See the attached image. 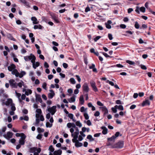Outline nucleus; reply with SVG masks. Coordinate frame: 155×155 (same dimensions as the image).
<instances>
[{
  "mask_svg": "<svg viewBox=\"0 0 155 155\" xmlns=\"http://www.w3.org/2000/svg\"><path fill=\"white\" fill-rule=\"evenodd\" d=\"M108 37L110 40H112L113 39L112 35L111 34H108Z\"/></svg>",
  "mask_w": 155,
  "mask_h": 155,
  "instance_id": "56",
  "label": "nucleus"
},
{
  "mask_svg": "<svg viewBox=\"0 0 155 155\" xmlns=\"http://www.w3.org/2000/svg\"><path fill=\"white\" fill-rule=\"evenodd\" d=\"M150 102L148 100H146L142 103V106L143 107L146 105L149 106L150 105Z\"/></svg>",
  "mask_w": 155,
  "mask_h": 155,
  "instance_id": "9",
  "label": "nucleus"
},
{
  "mask_svg": "<svg viewBox=\"0 0 155 155\" xmlns=\"http://www.w3.org/2000/svg\"><path fill=\"white\" fill-rule=\"evenodd\" d=\"M40 63L38 62H36L34 65H33V67L34 69H36L37 67L39 66Z\"/></svg>",
  "mask_w": 155,
  "mask_h": 155,
  "instance_id": "30",
  "label": "nucleus"
},
{
  "mask_svg": "<svg viewBox=\"0 0 155 155\" xmlns=\"http://www.w3.org/2000/svg\"><path fill=\"white\" fill-rule=\"evenodd\" d=\"M83 91L86 93H87L89 91V88L87 83H84L82 86Z\"/></svg>",
  "mask_w": 155,
  "mask_h": 155,
  "instance_id": "4",
  "label": "nucleus"
},
{
  "mask_svg": "<svg viewBox=\"0 0 155 155\" xmlns=\"http://www.w3.org/2000/svg\"><path fill=\"white\" fill-rule=\"evenodd\" d=\"M31 20L33 21V23L34 24H37L39 23V21L37 20V18L35 17H32Z\"/></svg>",
  "mask_w": 155,
  "mask_h": 155,
  "instance_id": "13",
  "label": "nucleus"
},
{
  "mask_svg": "<svg viewBox=\"0 0 155 155\" xmlns=\"http://www.w3.org/2000/svg\"><path fill=\"white\" fill-rule=\"evenodd\" d=\"M100 114V112L98 111H97L94 114V115L96 117H98L99 116Z\"/></svg>",
  "mask_w": 155,
  "mask_h": 155,
  "instance_id": "60",
  "label": "nucleus"
},
{
  "mask_svg": "<svg viewBox=\"0 0 155 155\" xmlns=\"http://www.w3.org/2000/svg\"><path fill=\"white\" fill-rule=\"evenodd\" d=\"M11 109L12 111H15L16 110V108L15 106V104H11Z\"/></svg>",
  "mask_w": 155,
  "mask_h": 155,
  "instance_id": "37",
  "label": "nucleus"
},
{
  "mask_svg": "<svg viewBox=\"0 0 155 155\" xmlns=\"http://www.w3.org/2000/svg\"><path fill=\"white\" fill-rule=\"evenodd\" d=\"M44 67L45 68H48L49 67V65L46 62H45L44 64Z\"/></svg>",
  "mask_w": 155,
  "mask_h": 155,
  "instance_id": "58",
  "label": "nucleus"
},
{
  "mask_svg": "<svg viewBox=\"0 0 155 155\" xmlns=\"http://www.w3.org/2000/svg\"><path fill=\"white\" fill-rule=\"evenodd\" d=\"M114 67H116L118 68H123L124 67V66L120 64H118L116 65H114Z\"/></svg>",
  "mask_w": 155,
  "mask_h": 155,
  "instance_id": "52",
  "label": "nucleus"
},
{
  "mask_svg": "<svg viewBox=\"0 0 155 155\" xmlns=\"http://www.w3.org/2000/svg\"><path fill=\"white\" fill-rule=\"evenodd\" d=\"M54 95H55L54 93H49L48 94V97L49 98L51 99L54 96Z\"/></svg>",
  "mask_w": 155,
  "mask_h": 155,
  "instance_id": "34",
  "label": "nucleus"
},
{
  "mask_svg": "<svg viewBox=\"0 0 155 155\" xmlns=\"http://www.w3.org/2000/svg\"><path fill=\"white\" fill-rule=\"evenodd\" d=\"M12 101L11 99L8 98L7 99V101H6L5 104L6 106H9L10 104H11L12 103Z\"/></svg>",
  "mask_w": 155,
  "mask_h": 155,
  "instance_id": "16",
  "label": "nucleus"
},
{
  "mask_svg": "<svg viewBox=\"0 0 155 155\" xmlns=\"http://www.w3.org/2000/svg\"><path fill=\"white\" fill-rule=\"evenodd\" d=\"M37 130L39 133L43 132L44 131V130L43 129L41 128L40 127H38L37 128Z\"/></svg>",
  "mask_w": 155,
  "mask_h": 155,
  "instance_id": "41",
  "label": "nucleus"
},
{
  "mask_svg": "<svg viewBox=\"0 0 155 155\" xmlns=\"http://www.w3.org/2000/svg\"><path fill=\"white\" fill-rule=\"evenodd\" d=\"M48 150L51 152H52L54 151V149L52 145H50L49 147Z\"/></svg>",
  "mask_w": 155,
  "mask_h": 155,
  "instance_id": "36",
  "label": "nucleus"
},
{
  "mask_svg": "<svg viewBox=\"0 0 155 155\" xmlns=\"http://www.w3.org/2000/svg\"><path fill=\"white\" fill-rule=\"evenodd\" d=\"M31 55H31V54L30 56H25L24 57V59L26 61H28L31 60V59L32 58Z\"/></svg>",
  "mask_w": 155,
  "mask_h": 155,
  "instance_id": "20",
  "label": "nucleus"
},
{
  "mask_svg": "<svg viewBox=\"0 0 155 155\" xmlns=\"http://www.w3.org/2000/svg\"><path fill=\"white\" fill-rule=\"evenodd\" d=\"M72 123H68L67 124V126L69 128H70L72 127Z\"/></svg>",
  "mask_w": 155,
  "mask_h": 155,
  "instance_id": "63",
  "label": "nucleus"
},
{
  "mask_svg": "<svg viewBox=\"0 0 155 155\" xmlns=\"http://www.w3.org/2000/svg\"><path fill=\"white\" fill-rule=\"evenodd\" d=\"M87 139L91 141H94V139L92 137V136L91 135H87Z\"/></svg>",
  "mask_w": 155,
  "mask_h": 155,
  "instance_id": "31",
  "label": "nucleus"
},
{
  "mask_svg": "<svg viewBox=\"0 0 155 155\" xmlns=\"http://www.w3.org/2000/svg\"><path fill=\"white\" fill-rule=\"evenodd\" d=\"M51 16L52 18L54 20L55 22L57 23L59 22L58 17H57L54 14H51Z\"/></svg>",
  "mask_w": 155,
  "mask_h": 155,
  "instance_id": "8",
  "label": "nucleus"
},
{
  "mask_svg": "<svg viewBox=\"0 0 155 155\" xmlns=\"http://www.w3.org/2000/svg\"><path fill=\"white\" fill-rule=\"evenodd\" d=\"M97 104L99 106H103V104H102L100 101H97Z\"/></svg>",
  "mask_w": 155,
  "mask_h": 155,
  "instance_id": "64",
  "label": "nucleus"
},
{
  "mask_svg": "<svg viewBox=\"0 0 155 155\" xmlns=\"http://www.w3.org/2000/svg\"><path fill=\"white\" fill-rule=\"evenodd\" d=\"M43 28V27L40 25H35L34 27V28L35 29H42Z\"/></svg>",
  "mask_w": 155,
  "mask_h": 155,
  "instance_id": "18",
  "label": "nucleus"
},
{
  "mask_svg": "<svg viewBox=\"0 0 155 155\" xmlns=\"http://www.w3.org/2000/svg\"><path fill=\"white\" fill-rule=\"evenodd\" d=\"M9 82L11 87L12 88H17V83L15 82V81L14 79H10L9 81Z\"/></svg>",
  "mask_w": 155,
  "mask_h": 155,
  "instance_id": "3",
  "label": "nucleus"
},
{
  "mask_svg": "<svg viewBox=\"0 0 155 155\" xmlns=\"http://www.w3.org/2000/svg\"><path fill=\"white\" fill-rule=\"evenodd\" d=\"M7 37L10 40H13V41H15L16 40L15 39V38H14L12 36V35L10 34H8Z\"/></svg>",
  "mask_w": 155,
  "mask_h": 155,
  "instance_id": "25",
  "label": "nucleus"
},
{
  "mask_svg": "<svg viewBox=\"0 0 155 155\" xmlns=\"http://www.w3.org/2000/svg\"><path fill=\"white\" fill-rule=\"evenodd\" d=\"M15 68V66L14 64H12L11 66H8V70L9 71H12Z\"/></svg>",
  "mask_w": 155,
  "mask_h": 155,
  "instance_id": "15",
  "label": "nucleus"
},
{
  "mask_svg": "<svg viewBox=\"0 0 155 155\" xmlns=\"http://www.w3.org/2000/svg\"><path fill=\"white\" fill-rule=\"evenodd\" d=\"M140 11L143 12H144L145 11V8L144 7H142L140 8Z\"/></svg>",
  "mask_w": 155,
  "mask_h": 155,
  "instance_id": "46",
  "label": "nucleus"
},
{
  "mask_svg": "<svg viewBox=\"0 0 155 155\" xmlns=\"http://www.w3.org/2000/svg\"><path fill=\"white\" fill-rule=\"evenodd\" d=\"M52 125V124H50L49 122L46 123V126L47 127H51Z\"/></svg>",
  "mask_w": 155,
  "mask_h": 155,
  "instance_id": "44",
  "label": "nucleus"
},
{
  "mask_svg": "<svg viewBox=\"0 0 155 155\" xmlns=\"http://www.w3.org/2000/svg\"><path fill=\"white\" fill-rule=\"evenodd\" d=\"M120 134V133L119 132H117L115 133L114 136L116 137V138L119 135L120 136H122V134Z\"/></svg>",
  "mask_w": 155,
  "mask_h": 155,
  "instance_id": "48",
  "label": "nucleus"
},
{
  "mask_svg": "<svg viewBox=\"0 0 155 155\" xmlns=\"http://www.w3.org/2000/svg\"><path fill=\"white\" fill-rule=\"evenodd\" d=\"M83 144L79 142L78 141L75 143V146L76 147H79L82 146Z\"/></svg>",
  "mask_w": 155,
  "mask_h": 155,
  "instance_id": "23",
  "label": "nucleus"
},
{
  "mask_svg": "<svg viewBox=\"0 0 155 155\" xmlns=\"http://www.w3.org/2000/svg\"><path fill=\"white\" fill-rule=\"evenodd\" d=\"M134 27L136 29H138L139 28V25L137 21H136L135 22V24L134 25Z\"/></svg>",
  "mask_w": 155,
  "mask_h": 155,
  "instance_id": "43",
  "label": "nucleus"
},
{
  "mask_svg": "<svg viewBox=\"0 0 155 155\" xmlns=\"http://www.w3.org/2000/svg\"><path fill=\"white\" fill-rule=\"evenodd\" d=\"M124 145V142L123 141L121 140L118 141L117 143L115 144L113 146V148H121L123 147Z\"/></svg>",
  "mask_w": 155,
  "mask_h": 155,
  "instance_id": "1",
  "label": "nucleus"
},
{
  "mask_svg": "<svg viewBox=\"0 0 155 155\" xmlns=\"http://www.w3.org/2000/svg\"><path fill=\"white\" fill-rule=\"evenodd\" d=\"M21 2L26 6L28 7H30V4L28 2H27L25 0H21Z\"/></svg>",
  "mask_w": 155,
  "mask_h": 155,
  "instance_id": "22",
  "label": "nucleus"
},
{
  "mask_svg": "<svg viewBox=\"0 0 155 155\" xmlns=\"http://www.w3.org/2000/svg\"><path fill=\"white\" fill-rule=\"evenodd\" d=\"M23 83V82L22 81H21V82H19L18 84L17 83V86H18L19 87L21 88L22 87Z\"/></svg>",
  "mask_w": 155,
  "mask_h": 155,
  "instance_id": "42",
  "label": "nucleus"
},
{
  "mask_svg": "<svg viewBox=\"0 0 155 155\" xmlns=\"http://www.w3.org/2000/svg\"><path fill=\"white\" fill-rule=\"evenodd\" d=\"M117 107H115V106L114 107H113L111 108V110L114 113H116L117 112Z\"/></svg>",
  "mask_w": 155,
  "mask_h": 155,
  "instance_id": "45",
  "label": "nucleus"
},
{
  "mask_svg": "<svg viewBox=\"0 0 155 155\" xmlns=\"http://www.w3.org/2000/svg\"><path fill=\"white\" fill-rule=\"evenodd\" d=\"M56 106H53L51 107H49L48 109V110L49 112H53V111H56Z\"/></svg>",
  "mask_w": 155,
  "mask_h": 155,
  "instance_id": "12",
  "label": "nucleus"
},
{
  "mask_svg": "<svg viewBox=\"0 0 155 155\" xmlns=\"http://www.w3.org/2000/svg\"><path fill=\"white\" fill-rule=\"evenodd\" d=\"M46 86H47V84L46 82H44L42 85V87L45 89L46 90Z\"/></svg>",
  "mask_w": 155,
  "mask_h": 155,
  "instance_id": "51",
  "label": "nucleus"
},
{
  "mask_svg": "<svg viewBox=\"0 0 155 155\" xmlns=\"http://www.w3.org/2000/svg\"><path fill=\"white\" fill-rule=\"evenodd\" d=\"M63 66L65 68H67L68 67V64L66 63H63Z\"/></svg>",
  "mask_w": 155,
  "mask_h": 155,
  "instance_id": "62",
  "label": "nucleus"
},
{
  "mask_svg": "<svg viewBox=\"0 0 155 155\" xmlns=\"http://www.w3.org/2000/svg\"><path fill=\"white\" fill-rule=\"evenodd\" d=\"M90 10L91 9L88 6H87L86 8L85 11L86 12H87L88 11H90Z\"/></svg>",
  "mask_w": 155,
  "mask_h": 155,
  "instance_id": "57",
  "label": "nucleus"
},
{
  "mask_svg": "<svg viewBox=\"0 0 155 155\" xmlns=\"http://www.w3.org/2000/svg\"><path fill=\"white\" fill-rule=\"evenodd\" d=\"M54 153L58 155H61L62 153V151L61 150H55L54 152Z\"/></svg>",
  "mask_w": 155,
  "mask_h": 155,
  "instance_id": "24",
  "label": "nucleus"
},
{
  "mask_svg": "<svg viewBox=\"0 0 155 155\" xmlns=\"http://www.w3.org/2000/svg\"><path fill=\"white\" fill-rule=\"evenodd\" d=\"M36 147H33L30 148L29 151L30 153H33L36 151Z\"/></svg>",
  "mask_w": 155,
  "mask_h": 155,
  "instance_id": "27",
  "label": "nucleus"
},
{
  "mask_svg": "<svg viewBox=\"0 0 155 155\" xmlns=\"http://www.w3.org/2000/svg\"><path fill=\"white\" fill-rule=\"evenodd\" d=\"M76 124L77 126H78L80 127H81L82 126V124L79 121H77L76 122Z\"/></svg>",
  "mask_w": 155,
  "mask_h": 155,
  "instance_id": "39",
  "label": "nucleus"
},
{
  "mask_svg": "<svg viewBox=\"0 0 155 155\" xmlns=\"http://www.w3.org/2000/svg\"><path fill=\"white\" fill-rule=\"evenodd\" d=\"M26 136L23 133H21V137L19 140V143L21 145H24L25 143V140Z\"/></svg>",
  "mask_w": 155,
  "mask_h": 155,
  "instance_id": "2",
  "label": "nucleus"
},
{
  "mask_svg": "<svg viewBox=\"0 0 155 155\" xmlns=\"http://www.w3.org/2000/svg\"><path fill=\"white\" fill-rule=\"evenodd\" d=\"M73 115L72 114H68V117H69L71 119H73Z\"/></svg>",
  "mask_w": 155,
  "mask_h": 155,
  "instance_id": "49",
  "label": "nucleus"
},
{
  "mask_svg": "<svg viewBox=\"0 0 155 155\" xmlns=\"http://www.w3.org/2000/svg\"><path fill=\"white\" fill-rule=\"evenodd\" d=\"M101 129L103 130L102 133L103 134L105 135L107 134L108 130L105 127L102 126Z\"/></svg>",
  "mask_w": 155,
  "mask_h": 155,
  "instance_id": "14",
  "label": "nucleus"
},
{
  "mask_svg": "<svg viewBox=\"0 0 155 155\" xmlns=\"http://www.w3.org/2000/svg\"><path fill=\"white\" fill-rule=\"evenodd\" d=\"M136 107V105L134 104H133L130 106V109L133 110Z\"/></svg>",
  "mask_w": 155,
  "mask_h": 155,
  "instance_id": "59",
  "label": "nucleus"
},
{
  "mask_svg": "<svg viewBox=\"0 0 155 155\" xmlns=\"http://www.w3.org/2000/svg\"><path fill=\"white\" fill-rule=\"evenodd\" d=\"M68 100L70 103L74 102L75 100V96L74 95L72 97H71L70 99H69Z\"/></svg>",
  "mask_w": 155,
  "mask_h": 155,
  "instance_id": "21",
  "label": "nucleus"
},
{
  "mask_svg": "<svg viewBox=\"0 0 155 155\" xmlns=\"http://www.w3.org/2000/svg\"><path fill=\"white\" fill-rule=\"evenodd\" d=\"M116 139V137L114 136L113 135L111 137L108 138H107V140L109 141H114Z\"/></svg>",
  "mask_w": 155,
  "mask_h": 155,
  "instance_id": "29",
  "label": "nucleus"
},
{
  "mask_svg": "<svg viewBox=\"0 0 155 155\" xmlns=\"http://www.w3.org/2000/svg\"><path fill=\"white\" fill-rule=\"evenodd\" d=\"M35 100L36 102H39L41 103L42 102V100L41 97V95L40 94H35Z\"/></svg>",
  "mask_w": 155,
  "mask_h": 155,
  "instance_id": "6",
  "label": "nucleus"
},
{
  "mask_svg": "<svg viewBox=\"0 0 155 155\" xmlns=\"http://www.w3.org/2000/svg\"><path fill=\"white\" fill-rule=\"evenodd\" d=\"M32 91L30 89H28L27 91L25 92V94L28 96L29 94H31L32 93Z\"/></svg>",
  "mask_w": 155,
  "mask_h": 155,
  "instance_id": "35",
  "label": "nucleus"
},
{
  "mask_svg": "<svg viewBox=\"0 0 155 155\" xmlns=\"http://www.w3.org/2000/svg\"><path fill=\"white\" fill-rule=\"evenodd\" d=\"M32 58L31 60V62L32 63V65H33L35 63V60L36 59L35 57L33 54H31Z\"/></svg>",
  "mask_w": 155,
  "mask_h": 155,
  "instance_id": "19",
  "label": "nucleus"
},
{
  "mask_svg": "<svg viewBox=\"0 0 155 155\" xmlns=\"http://www.w3.org/2000/svg\"><path fill=\"white\" fill-rule=\"evenodd\" d=\"M70 81L71 84H75L76 83V81L73 78H71L70 79Z\"/></svg>",
  "mask_w": 155,
  "mask_h": 155,
  "instance_id": "40",
  "label": "nucleus"
},
{
  "mask_svg": "<svg viewBox=\"0 0 155 155\" xmlns=\"http://www.w3.org/2000/svg\"><path fill=\"white\" fill-rule=\"evenodd\" d=\"M13 134L12 132H8L7 133V137L8 138H11L12 137Z\"/></svg>",
  "mask_w": 155,
  "mask_h": 155,
  "instance_id": "26",
  "label": "nucleus"
},
{
  "mask_svg": "<svg viewBox=\"0 0 155 155\" xmlns=\"http://www.w3.org/2000/svg\"><path fill=\"white\" fill-rule=\"evenodd\" d=\"M90 84L91 86L93 89V90L95 92H97L98 91V89L95 85V83L93 81L90 82Z\"/></svg>",
  "mask_w": 155,
  "mask_h": 155,
  "instance_id": "5",
  "label": "nucleus"
},
{
  "mask_svg": "<svg viewBox=\"0 0 155 155\" xmlns=\"http://www.w3.org/2000/svg\"><path fill=\"white\" fill-rule=\"evenodd\" d=\"M115 107H117V108L119 110H124V107L122 105H115Z\"/></svg>",
  "mask_w": 155,
  "mask_h": 155,
  "instance_id": "28",
  "label": "nucleus"
},
{
  "mask_svg": "<svg viewBox=\"0 0 155 155\" xmlns=\"http://www.w3.org/2000/svg\"><path fill=\"white\" fill-rule=\"evenodd\" d=\"M102 111L104 112V115H105L108 113V110L105 106L103 107H101Z\"/></svg>",
  "mask_w": 155,
  "mask_h": 155,
  "instance_id": "7",
  "label": "nucleus"
},
{
  "mask_svg": "<svg viewBox=\"0 0 155 155\" xmlns=\"http://www.w3.org/2000/svg\"><path fill=\"white\" fill-rule=\"evenodd\" d=\"M84 116L86 120H88L89 119V116L87 113H85L84 114Z\"/></svg>",
  "mask_w": 155,
  "mask_h": 155,
  "instance_id": "50",
  "label": "nucleus"
},
{
  "mask_svg": "<svg viewBox=\"0 0 155 155\" xmlns=\"http://www.w3.org/2000/svg\"><path fill=\"white\" fill-rule=\"evenodd\" d=\"M79 101L80 102V104L81 105L84 104V100L83 95H81L80 97Z\"/></svg>",
  "mask_w": 155,
  "mask_h": 155,
  "instance_id": "17",
  "label": "nucleus"
},
{
  "mask_svg": "<svg viewBox=\"0 0 155 155\" xmlns=\"http://www.w3.org/2000/svg\"><path fill=\"white\" fill-rule=\"evenodd\" d=\"M126 62L127 63L132 65H133L135 64V63L134 62L128 60H127L126 61Z\"/></svg>",
  "mask_w": 155,
  "mask_h": 155,
  "instance_id": "38",
  "label": "nucleus"
},
{
  "mask_svg": "<svg viewBox=\"0 0 155 155\" xmlns=\"http://www.w3.org/2000/svg\"><path fill=\"white\" fill-rule=\"evenodd\" d=\"M15 93L18 97V98L19 99H20V97L21 96V94L20 93H17L16 91H15Z\"/></svg>",
  "mask_w": 155,
  "mask_h": 155,
  "instance_id": "55",
  "label": "nucleus"
},
{
  "mask_svg": "<svg viewBox=\"0 0 155 155\" xmlns=\"http://www.w3.org/2000/svg\"><path fill=\"white\" fill-rule=\"evenodd\" d=\"M36 112L39 114H41L42 113L41 110L40 109H37Z\"/></svg>",
  "mask_w": 155,
  "mask_h": 155,
  "instance_id": "53",
  "label": "nucleus"
},
{
  "mask_svg": "<svg viewBox=\"0 0 155 155\" xmlns=\"http://www.w3.org/2000/svg\"><path fill=\"white\" fill-rule=\"evenodd\" d=\"M42 135L41 134H39L37 136V138L38 139H41L42 138Z\"/></svg>",
  "mask_w": 155,
  "mask_h": 155,
  "instance_id": "61",
  "label": "nucleus"
},
{
  "mask_svg": "<svg viewBox=\"0 0 155 155\" xmlns=\"http://www.w3.org/2000/svg\"><path fill=\"white\" fill-rule=\"evenodd\" d=\"M140 66L141 67V68L144 70H146L147 69V68L144 65L142 64H141L140 65Z\"/></svg>",
  "mask_w": 155,
  "mask_h": 155,
  "instance_id": "47",
  "label": "nucleus"
},
{
  "mask_svg": "<svg viewBox=\"0 0 155 155\" xmlns=\"http://www.w3.org/2000/svg\"><path fill=\"white\" fill-rule=\"evenodd\" d=\"M26 74V72L25 71H22L21 73H19L18 77L20 78H21L23 77L24 75H25Z\"/></svg>",
  "mask_w": 155,
  "mask_h": 155,
  "instance_id": "32",
  "label": "nucleus"
},
{
  "mask_svg": "<svg viewBox=\"0 0 155 155\" xmlns=\"http://www.w3.org/2000/svg\"><path fill=\"white\" fill-rule=\"evenodd\" d=\"M12 74L15 75L16 77H18L19 73L18 72V70L16 69H14L12 72Z\"/></svg>",
  "mask_w": 155,
  "mask_h": 155,
  "instance_id": "10",
  "label": "nucleus"
},
{
  "mask_svg": "<svg viewBox=\"0 0 155 155\" xmlns=\"http://www.w3.org/2000/svg\"><path fill=\"white\" fill-rule=\"evenodd\" d=\"M101 53H102L106 58H113L112 56H110L107 54L106 53L104 52H101Z\"/></svg>",
  "mask_w": 155,
  "mask_h": 155,
  "instance_id": "33",
  "label": "nucleus"
},
{
  "mask_svg": "<svg viewBox=\"0 0 155 155\" xmlns=\"http://www.w3.org/2000/svg\"><path fill=\"white\" fill-rule=\"evenodd\" d=\"M101 38V36H97L96 37V38L94 39V41H95L96 42Z\"/></svg>",
  "mask_w": 155,
  "mask_h": 155,
  "instance_id": "54",
  "label": "nucleus"
},
{
  "mask_svg": "<svg viewBox=\"0 0 155 155\" xmlns=\"http://www.w3.org/2000/svg\"><path fill=\"white\" fill-rule=\"evenodd\" d=\"M112 23V22L110 20H108L107 22L105 23V25L107 28L108 29H110L111 28V26L110 24Z\"/></svg>",
  "mask_w": 155,
  "mask_h": 155,
  "instance_id": "11",
  "label": "nucleus"
}]
</instances>
